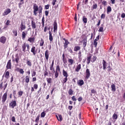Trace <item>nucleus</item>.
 Returning <instances> with one entry per match:
<instances>
[{
  "label": "nucleus",
  "instance_id": "f257e3e1",
  "mask_svg": "<svg viewBox=\"0 0 125 125\" xmlns=\"http://www.w3.org/2000/svg\"><path fill=\"white\" fill-rule=\"evenodd\" d=\"M38 12L39 15H42V7L41 5L39 7L36 3H34L33 4V13L35 16L38 15Z\"/></svg>",
  "mask_w": 125,
  "mask_h": 125
},
{
  "label": "nucleus",
  "instance_id": "f03ea898",
  "mask_svg": "<svg viewBox=\"0 0 125 125\" xmlns=\"http://www.w3.org/2000/svg\"><path fill=\"white\" fill-rule=\"evenodd\" d=\"M7 99V92H5L2 97V103H4Z\"/></svg>",
  "mask_w": 125,
  "mask_h": 125
},
{
  "label": "nucleus",
  "instance_id": "7ed1b4c3",
  "mask_svg": "<svg viewBox=\"0 0 125 125\" xmlns=\"http://www.w3.org/2000/svg\"><path fill=\"white\" fill-rule=\"evenodd\" d=\"M10 12H11V10H10V9L9 8H8L4 11L2 15L3 16H5V15H8V14H9Z\"/></svg>",
  "mask_w": 125,
  "mask_h": 125
},
{
  "label": "nucleus",
  "instance_id": "20e7f679",
  "mask_svg": "<svg viewBox=\"0 0 125 125\" xmlns=\"http://www.w3.org/2000/svg\"><path fill=\"white\" fill-rule=\"evenodd\" d=\"M9 106L10 107H11L12 109H14L15 107L16 106V101H12L10 103Z\"/></svg>",
  "mask_w": 125,
  "mask_h": 125
},
{
  "label": "nucleus",
  "instance_id": "39448f33",
  "mask_svg": "<svg viewBox=\"0 0 125 125\" xmlns=\"http://www.w3.org/2000/svg\"><path fill=\"white\" fill-rule=\"evenodd\" d=\"M54 65V61H53L52 62L51 65L50 67V70L52 71V73H55V70L54 69V67H53Z\"/></svg>",
  "mask_w": 125,
  "mask_h": 125
},
{
  "label": "nucleus",
  "instance_id": "423d86ee",
  "mask_svg": "<svg viewBox=\"0 0 125 125\" xmlns=\"http://www.w3.org/2000/svg\"><path fill=\"white\" fill-rule=\"evenodd\" d=\"M5 42H6V37L4 36H2L0 38V42H1V43H5Z\"/></svg>",
  "mask_w": 125,
  "mask_h": 125
},
{
  "label": "nucleus",
  "instance_id": "0eeeda50",
  "mask_svg": "<svg viewBox=\"0 0 125 125\" xmlns=\"http://www.w3.org/2000/svg\"><path fill=\"white\" fill-rule=\"evenodd\" d=\"M45 57L47 61H48L49 57V51L48 50H46L45 52Z\"/></svg>",
  "mask_w": 125,
  "mask_h": 125
},
{
  "label": "nucleus",
  "instance_id": "6e6552de",
  "mask_svg": "<svg viewBox=\"0 0 125 125\" xmlns=\"http://www.w3.org/2000/svg\"><path fill=\"white\" fill-rule=\"evenodd\" d=\"M21 31H23L26 29V25L25 24L23 23V22H21V26H20Z\"/></svg>",
  "mask_w": 125,
  "mask_h": 125
},
{
  "label": "nucleus",
  "instance_id": "1a4fd4ad",
  "mask_svg": "<svg viewBox=\"0 0 125 125\" xmlns=\"http://www.w3.org/2000/svg\"><path fill=\"white\" fill-rule=\"evenodd\" d=\"M83 83H84V82H83V80H79L77 82V84H78V85H79L80 86H82V85H83Z\"/></svg>",
  "mask_w": 125,
  "mask_h": 125
},
{
  "label": "nucleus",
  "instance_id": "9d476101",
  "mask_svg": "<svg viewBox=\"0 0 125 125\" xmlns=\"http://www.w3.org/2000/svg\"><path fill=\"white\" fill-rule=\"evenodd\" d=\"M89 77H90V71H89V69H87L86 70V78L89 79Z\"/></svg>",
  "mask_w": 125,
  "mask_h": 125
},
{
  "label": "nucleus",
  "instance_id": "9b49d317",
  "mask_svg": "<svg viewBox=\"0 0 125 125\" xmlns=\"http://www.w3.org/2000/svg\"><path fill=\"white\" fill-rule=\"evenodd\" d=\"M49 40L50 42H52L53 41V37H52V33H51V31H49Z\"/></svg>",
  "mask_w": 125,
  "mask_h": 125
},
{
  "label": "nucleus",
  "instance_id": "f8f14e48",
  "mask_svg": "<svg viewBox=\"0 0 125 125\" xmlns=\"http://www.w3.org/2000/svg\"><path fill=\"white\" fill-rule=\"evenodd\" d=\"M6 68L7 69H11V60H10L8 61Z\"/></svg>",
  "mask_w": 125,
  "mask_h": 125
},
{
  "label": "nucleus",
  "instance_id": "ddd939ff",
  "mask_svg": "<svg viewBox=\"0 0 125 125\" xmlns=\"http://www.w3.org/2000/svg\"><path fill=\"white\" fill-rule=\"evenodd\" d=\"M83 47H85V46H86V43L87 42V38H84L83 40Z\"/></svg>",
  "mask_w": 125,
  "mask_h": 125
},
{
  "label": "nucleus",
  "instance_id": "4468645a",
  "mask_svg": "<svg viewBox=\"0 0 125 125\" xmlns=\"http://www.w3.org/2000/svg\"><path fill=\"white\" fill-rule=\"evenodd\" d=\"M31 27L32 29H35L37 28V25H36V22L34 21H31Z\"/></svg>",
  "mask_w": 125,
  "mask_h": 125
},
{
  "label": "nucleus",
  "instance_id": "2eb2a0df",
  "mask_svg": "<svg viewBox=\"0 0 125 125\" xmlns=\"http://www.w3.org/2000/svg\"><path fill=\"white\" fill-rule=\"evenodd\" d=\"M31 52L33 53V55H36L37 51H36V47L33 46L31 48Z\"/></svg>",
  "mask_w": 125,
  "mask_h": 125
},
{
  "label": "nucleus",
  "instance_id": "dca6fc26",
  "mask_svg": "<svg viewBox=\"0 0 125 125\" xmlns=\"http://www.w3.org/2000/svg\"><path fill=\"white\" fill-rule=\"evenodd\" d=\"M81 69H82V65L79 64L77 65L76 69H75V71L78 73V72H80V70H81Z\"/></svg>",
  "mask_w": 125,
  "mask_h": 125
},
{
  "label": "nucleus",
  "instance_id": "f3484780",
  "mask_svg": "<svg viewBox=\"0 0 125 125\" xmlns=\"http://www.w3.org/2000/svg\"><path fill=\"white\" fill-rule=\"evenodd\" d=\"M62 75L65 78H68V73L65 70H62Z\"/></svg>",
  "mask_w": 125,
  "mask_h": 125
},
{
  "label": "nucleus",
  "instance_id": "a211bd4d",
  "mask_svg": "<svg viewBox=\"0 0 125 125\" xmlns=\"http://www.w3.org/2000/svg\"><path fill=\"white\" fill-rule=\"evenodd\" d=\"M68 44H70V42H69L68 40H65V42L64 43V48H67V47H68Z\"/></svg>",
  "mask_w": 125,
  "mask_h": 125
},
{
  "label": "nucleus",
  "instance_id": "6ab92c4d",
  "mask_svg": "<svg viewBox=\"0 0 125 125\" xmlns=\"http://www.w3.org/2000/svg\"><path fill=\"white\" fill-rule=\"evenodd\" d=\"M27 31H23L22 32V40H24L25 38H26V35H27Z\"/></svg>",
  "mask_w": 125,
  "mask_h": 125
},
{
  "label": "nucleus",
  "instance_id": "aec40b11",
  "mask_svg": "<svg viewBox=\"0 0 125 125\" xmlns=\"http://www.w3.org/2000/svg\"><path fill=\"white\" fill-rule=\"evenodd\" d=\"M103 69L104 70H105L107 67V62H106V61L105 60L103 61Z\"/></svg>",
  "mask_w": 125,
  "mask_h": 125
},
{
  "label": "nucleus",
  "instance_id": "412c9836",
  "mask_svg": "<svg viewBox=\"0 0 125 125\" xmlns=\"http://www.w3.org/2000/svg\"><path fill=\"white\" fill-rule=\"evenodd\" d=\"M35 37L33 38H29L28 39V42H32V43H33V42H35Z\"/></svg>",
  "mask_w": 125,
  "mask_h": 125
},
{
  "label": "nucleus",
  "instance_id": "4be33fe9",
  "mask_svg": "<svg viewBox=\"0 0 125 125\" xmlns=\"http://www.w3.org/2000/svg\"><path fill=\"white\" fill-rule=\"evenodd\" d=\"M74 50L75 51H79V50H81V46H75L74 48Z\"/></svg>",
  "mask_w": 125,
  "mask_h": 125
},
{
  "label": "nucleus",
  "instance_id": "5701e85b",
  "mask_svg": "<svg viewBox=\"0 0 125 125\" xmlns=\"http://www.w3.org/2000/svg\"><path fill=\"white\" fill-rule=\"evenodd\" d=\"M56 117L58 121H60V122H61V121H62V115H59L58 116L56 115Z\"/></svg>",
  "mask_w": 125,
  "mask_h": 125
},
{
  "label": "nucleus",
  "instance_id": "b1692460",
  "mask_svg": "<svg viewBox=\"0 0 125 125\" xmlns=\"http://www.w3.org/2000/svg\"><path fill=\"white\" fill-rule=\"evenodd\" d=\"M68 62L69 64L68 65H73L74 64V60L72 59H68Z\"/></svg>",
  "mask_w": 125,
  "mask_h": 125
},
{
  "label": "nucleus",
  "instance_id": "393cba45",
  "mask_svg": "<svg viewBox=\"0 0 125 125\" xmlns=\"http://www.w3.org/2000/svg\"><path fill=\"white\" fill-rule=\"evenodd\" d=\"M78 58H79V60L80 62L82 61V52L81 51H79Z\"/></svg>",
  "mask_w": 125,
  "mask_h": 125
},
{
  "label": "nucleus",
  "instance_id": "a878e982",
  "mask_svg": "<svg viewBox=\"0 0 125 125\" xmlns=\"http://www.w3.org/2000/svg\"><path fill=\"white\" fill-rule=\"evenodd\" d=\"M111 87L112 91H116V85L114 84H111Z\"/></svg>",
  "mask_w": 125,
  "mask_h": 125
},
{
  "label": "nucleus",
  "instance_id": "bb28decb",
  "mask_svg": "<svg viewBox=\"0 0 125 125\" xmlns=\"http://www.w3.org/2000/svg\"><path fill=\"white\" fill-rule=\"evenodd\" d=\"M26 43H24L22 45V51H23V52H26Z\"/></svg>",
  "mask_w": 125,
  "mask_h": 125
},
{
  "label": "nucleus",
  "instance_id": "cd10ccee",
  "mask_svg": "<svg viewBox=\"0 0 125 125\" xmlns=\"http://www.w3.org/2000/svg\"><path fill=\"white\" fill-rule=\"evenodd\" d=\"M54 31H55L56 30H57V23L55 21L54 22Z\"/></svg>",
  "mask_w": 125,
  "mask_h": 125
},
{
  "label": "nucleus",
  "instance_id": "c85d7f7f",
  "mask_svg": "<svg viewBox=\"0 0 125 125\" xmlns=\"http://www.w3.org/2000/svg\"><path fill=\"white\" fill-rule=\"evenodd\" d=\"M29 82H30V76H26L25 82L26 83H29Z\"/></svg>",
  "mask_w": 125,
  "mask_h": 125
},
{
  "label": "nucleus",
  "instance_id": "c756f323",
  "mask_svg": "<svg viewBox=\"0 0 125 125\" xmlns=\"http://www.w3.org/2000/svg\"><path fill=\"white\" fill-rule=\"evenodd\" d=\"M91 60V56H89L87 58V64H89L90 63V60Z\"/></svg>",
  "mask_w": 125,
  "mask_h": 125
},
{
  "label": "nucleus",
  "instance_id": "7c9ffc66",
  "mask_svg": "<svg viewBox=\"0 0 125 125\" xmlns=\"http://www.w3.org/2000/svg\"><path fill=\"white\" fill-rule=\"evenodd\" d=\"M83 23L86 24V23H87V19L85 18V17L83 16Z\"/></svg>",
  "mask_w": 125,
  "mask_h": 125
},
{
  "label": "nucleus",
  "instance_id": "2f4dec72",
  "mask_svg": "<svg viewBox=\"0 0 125 125\" xmlns=\"http://www.w3.org/2000/svg\"><path fill=\"white\" fill-rule=\"evenodd\" d=\"M73 93H74V91H73V89H70L68 90V94L69 95H73Z\"/></svg>",
  "mask_w": 125,
  "mask_h": 125
},
{
  "label": "nucleus",
  "instance_id": "473e14b6",
  "mask_svg": "<svg viewBox=\"0 0 125 125\" xmlns=\"http://www.w3.org/2000/svg\"><path fill=\"white\" fill-rule=\"evenodd\" d=\"M26 64L27 65H28V66H29L30 67H31V66H32V62H31V60H27Z\"/></svg>",
  "mask_w": 125,
  "mask_h": 125
},
{
  "label": "nucleus",
  "instance_id": "72a5a7b5",
  "mask_svg": "<svg viewBox=\"0 0 125 125\" xmlns=\"http://www.w3.org/2000/svg\"><path fill=\"white\" fill-rule=\"evenodd\" d=\"M44 43V41L42 39L40 42V46H43Z\"/></svg>",
  "mask_w": 125,
  "mask_h": 125
},
{
  "label": "nucleus",
  "instance_id": "f704fd0d",
  "mask_svg": "<svg viewBox=\"0 0 125 125\" xmlns=\"http://www.w3.org/2000/svg\"><path fill=\"white\" fill-rule=\"evenodd\" d=\"M13 33L15 37H17V30H16V29L13 30Z\"/></svg>",
  "mask_w": 125,
  "mask_h": 125
},
{
  "label": "nucleus",
  "instance_id": "c9c22d12",
  "mask_svg": "<svg viewBox=\"0 0 125 125\" xmlns=\"http://www.w3.org/2000/svg\"><path fill=\"white\" fill-rule=\"evenodd\" d=\"M112 118L113 120H117V119H118V115L114 113L112 116Z\"/></svg>",
  "mask_w": 125,
  "mask_h": 125
},
{
  "label": "nucleus",
  "instance_id": "e433bc0d",
  "mask_svg": "<svg viewBox=\"0 0 125 125\" xmlns=\"http://www.w3.org/2000/svg\"><path fill=\"white\" fill-rule=\"evenodd\" d=\"M5 77L6 79H8V78H9V72L7 71L6 72Z\"/></svg>",
  "mask_w": 125,
  "mask_h": 125
},
{
  "label": "nucleus",
  "instance_id": "4c0bfd02",
  "mask_svg": "<svg viewBox=\"0 0 125 125\" xmlns=\"http://www.w3.org/2000/svg\"><path fill=\"white\" fill-rule=\"evenodd\" d=\"M112 11V8H111V6H108L107 7V12H111Z\"/></svg>",
  "mask_w": 125,
  "mask_h": 125
},
{
  "label": "nucleus",
  "instance_id": "58836bf2",
  "mask_svg": "<svg viewBox=\"0 0 125 125\" xmlns=\"http://www.w3.org/2000/svg\"><path fill=\"white\" fill-rule=\"evenodd\" d=\"M101 26H102V27H101L98 30L99 32H103V31H104L103 26H104V25L102 24Z\"/></svg>",
  "mask_w": 125,
  "mask_h": 125
},
{
  "label": "nucleus",
  "instance_id": "ea45409f",
  "mask_svg": "<svg viewBox=\"0 0 125 125\" xmlns=\"http://www.w3.org/2000/svg\"><path fill=\"white\" fill-rule=\"evenodd\" d=\"M45 115H46V113L44 111H43L41 113V118H44V117H45Z\"/></svg>",
  "mask_w": 125,
  "mask_h": 125
},
{
  "label": "nucleus",
  "instance_id": "a19ab883",
  "mask_svg": "<svg viewBox=\"0 0 125 125\" xmlns=\"http://www.w3.org/2000/svg\"><path fill=\"white\" fill-rule=\"evenodd\" d=\"M42 27H44V17H43L42 18Z\"/></svg>",
  "mask_w": 125,
  "mask_h": 125
},
{
  "label": "nucleus",
  "instance_id": "79ce46f5",
  "mask_svg": "<svg viewBox=\"0 0 125 125\" xmlns=\"http://www.w3.org/2000/svg\"><path fill=\"white\" fill-rule=\"evenodd\" d=\"M46 81L48 83H51L52 79L51 78H47Z\"/></svg>",
  "mask_w": 125,
  "mask_h": 125
},
{
  "label": "nucleus",
  "instance_id": "37998d69",
  "mask_svg": "<svg viewBox=\"0 0 125 125\" xmlns=\"http://www.w3.org/2000/svg\"><path fill=\"white\" fill-rule=\"evenodd\" d=\"M55 76L56 78H58V76H59V74L57 71H55Z\"/></svg>",
  "mask_w": 125,
  "mask_h": 125
},
{
  "label": "nucleus",
  "instance_id": "c03bdc74",
  "mask_svg": "<svg viewBox=\"0 0 125 125\" xmlns=\"http://www.w3.org/2000/svg\"><path fill=\"white\" fill-rule=\"evenodd\" d=\"M39 121H40V115H38L36 119L35 122L36 123H39Z\"/></svg>",
  "mask_w": 125,
  "mask_h": 125
},
{
  "label": "nucleus",
  "instance_id": "a18cd8bd",
  "mask_svg": "<svg viewBox=\"0 0 125 125\" xmlns=\"http://www.w3.org/2000/svg\"><path fill=\"white\" fill-rule=\"evenodd\" d=\"M67 50L69 51V52H70V53H74V52H73V50L71 48L67 49Z\"/></svg>",
  "mask_w": 125,
  "mask_h": 125
},
{
  "label": "nucleus",
  "instance_id": "49530a36",
  "mask_svg": "<svg viewBox=\"0 0 125 125\" xmlns=\"http://www.w3.org/2000/svg\"><path fill=\"white\" fill-rule=\"evenodd\" d=\"M68 77H65L64 79H63V83H65L67 82V81H68Z\"/></svg>",
  "mask_w": 125,
  "mask_h": 125
},
{
  "label": "nucleus",
  "instance_id": "de8ad7c7",
  "mask_svg": "<svg viewBox=\"0 0 125 125\" xmlns=\"http://www.w3.org/2000/svg\"><path fill=\"white\" fill-rule=\"evenodd\" d=\"M21 74H24V70H23V69H20V70L19 71Z\"/></svg>",
  "mask_w": 125,
  "mask_h": 125
},
{
  "label": "nucleus",
  "instance_id": "09e8293b",
  "mask_svg": "<svg viewBox=\"0 0 125 125\" xmlns=\"http://www.w3.org/2000/svg\"><path fill=\"white\" fill-rule=\"evenodd\" d=\"M107 71H108V72H110V71H112V68H111V67L110 66V65H109V66L107 67Z\"/></svg>",
  "mask_w": 125,
  "mask_h": 125
},
{
  "label": "nucleus",
  "instance_id": "8fccbe9b",
  "mask_svg": "<svg viewBox=\"0 0 125 125\" xmlns=\"http://www.w3.org/2000/svg\"><path fill=\"white\" fill-rule=\"evenodd\" d=\"M56 71H58L59 72H60V66H59V65L57 66Z\"/></svg>",
  "mask_w": 125,
  "mask_h": 125
},
{
  "label": "nucleus",
  "instance_id": "3c124183",
  "mask_svg": "<svg viewBox=\"0 0 125 125\" xmlns=\"http://www.w3.org/2000/svg\"><path fill=\"white\" fill-rule=\"evenodd\" d=\"M12 121L13 122V123H15L16 121L15 120V117L13 116L11 118Z\"/></svg>",
  "mask_w": 125,
  "mask_h": 125
},
{
  "label": "nucleus",
  "instance_id": "603ef678",
  "mask_svg": "<svg viewBox=\"0 0 125 125\" xmlns=\"http://www.w3.org/2000/svg\"><path fill=\"white\" fill-rule=\"evenodd\" d=\"M93 9H96V8H97V4L93 5Z\"/></svg>",
  "mask_w": 125,
  "mask_h": 125
},
{
  "label": "nucleus",
  "instance_id": "864d4df0",
  "mask_svg": "<svg viewBox=\"0 0 125 125\" xmlns=\"http://www.w3.org/2000/svg\"><path fill=\"white\" fill-rule=\"evenodd\" d=\"M72 100L73 101H76L77 100V99L76 98V97H75V96H73L71 97Z\"/></svg>",
  "mask_w": 125,
  "mask_h": 125
},
{
  "label": "nucleus",
  "instance_id": "5fc2aeb1",
  "mask_svg": "<svg viewBox=\"0 0 125 125\" xmlns=\"http://www.w3.org/2000/svg\"><path fill=\"white\" fill-rule=\"evenodd\" d=\"M10 21H9V20H7V21H6V25H7V26H8V25H10Z\"/></svg>",
  "mask_w": 125,
  "mask_h": 125
},
{
  "label": "nucleus",
  "instance_id": "6e6d98bb",
  "mask_svg": "<svg viewBox=\"0 0 125 125\" xmlns=\"http://www.w3.org/2000/svg\"><path fill=\"white\" fill-rule=\"evenodd\" d=\"M34 88L35 89H38V84H34L33 86Z\"/></svg>",
  "mask_w": 125,
  "mask_h": 125
},
{
  "label": "nucleus",
  "instance_id": "4d7b16f0",
  "mask_svg": "<svg viewBox=\"0 0 125 125\" xmlns=\"http://www.w3.org/2000/svg\"><path fill=\"white\" fill-rule=\"evenodd\" d=\"M62 62L64 64L67 63V60L66 59H62Z\"/></svg>",
  "mask_w": 125,
  "mask_h": 125
},
{
  "label": "nucleus",
  "instance_id": "13d9d810",
  "mask_svg": "<svg viewBox=\"0 0 125 125\" xmlns=\"http://www.w3.org/2000/svg\"><path fill=\"white\" fill-rule=\"evenodd\" d=\"M26 47H27V51H29L30 50V45H29V44H27Z\"/></svg>",
  "mask_w": 125,
  "mask_h": 125
},
{
  "label": "nucleus",
  "instance_id": "bf43d9fd",
  "mask_svg": "<svg viewBox=\"0 0 125 125\" xmlns=\"http://www.w3.org/2000/svg\"><path fill=\"white\" fill-rule=\"evenodd\" d=\"M49 5L47 4L45 5L44 9H49Z\"/></svg>",
  "mask_w": 125,
  "mask_h": 125
},
{
  "label": "nucleus",
  "instance_id": "052dcab7",
  "mask_svg": "<svg viewBox=\"0 0 125 125\" xmlns=\"http://www.w3.org/2000/svg\"><path fill=\"white\" fill-rule=\"evenodd\" d=\"M57 0H53L52 1V5L54 6V5H55V3L56 2Z\"/></svg>",
  "mask_w": 125,
  "mask_h": 125
},
{
  "label": "nucleus",
  "instance_id": "680f3d73",
  "mask_svg": "<svg viewBox=\"0 0 125 125\" xmlns=\"http://www.w3.org/2000/svg\"><path fill=\"white\" fill-rule=\"evenodd\" d=\"M93 45H95V47L97 46V42L94 41Z\"/></svg>",
  "mask_w": 125,
  "mask_h": 125
},
{
  "label": "nucleus",
  "instance_id": "e2e57ef3",
  "mask_svg": "<svg viewBox=\"0 0 125 125\" xmlns=\"http://www.w3.org/2000/svg\"><path fill=\"white\" fill-rule=\"evenodd\" d=\"M121 18H125V13H123L121 14Z\"/></svg>",
  "mask_w": 125,
  "mask_h": 125
},
{
  "label": "nucleus",
  "instance_id": "0e129e2a",
  "mask_svg": "<svg viewBox=\"0 0 125 125\" xmlns=\"http://www.w3.org/2000/svg\"><path fill=\"white\" fill-rule=\"evenodd\" d=\"M36 76V71H33L32 73V77H35Z\"/></svg>",
  "mask_w": 125,
  "mask_h": 125
},
{
  "label": "nucleus",
  "instance_id": "69168bd1",
  "mask_svg": "<svg viewBox=\"0 0 125 125\" xmlns=\"http://www.w3.org/2000/svg\"><path fill=\"white\" fill-rule=\"evenodd\" d=\"M101 18L102 19H104V18H105V14H102V15L101 16Z\"/></svg>",
  "mask_w": 125,
  "mask_h": 125
},
{
  "label": "nucleus",
  "instance_id": "338daca9",
  "mask_svg": "<svg viewBox=\"0 0 125 125\" xmlns=\"http://www.w3.org/2000/svg\"><path fill=\"white\" fill-rule=\"evenodd\" d=\"M49 13V11H45V15L46 16H48Z\"/></svg>",
  "mask_w": 125,
  "mask_h": 125
},
{
  "label": "nucleus",
  "instance_id": "774afa93",
  "mask_svg": "<svg viewBox=\"0 0 125 125\" xmlns=\"http://www.w3.org/2000/svg\"><path fill=\"white\" fill-rule=\"evenodd\" d=\"M99 35L97 36L96 39H95L94 41L97 42V41H99Z\"/></svg>",
  "mask_w": 125,
  "mask_h": 125
}]
</instances>
